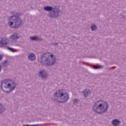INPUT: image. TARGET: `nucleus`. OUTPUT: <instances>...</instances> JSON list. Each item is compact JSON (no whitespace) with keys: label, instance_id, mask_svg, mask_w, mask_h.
Wrapping results in <instances>:
<instances>
[{"label":"nucleus","instance_id":"1","mask_svg":"<svg viewBox=\"0 0 126 126\" xmlns=\"http://www.w3.org/2000/svg\"><path fill=\"white\" fill-rule=\"evenodd\" d=\"M94 110L96 113L102 114L108 110V103L103 100H99L94 105Z\"/></svg>","mask_w":126,"mask_h":126},{"label":"nucleus","instance_id":"2","mask_svg":"<svg viewBox=\"0 0 126 126\" xmlns=\"http://www.w3.org/2000/svg\"><path fill=\"white\" fill-rule=\"evenodd\" d=\"M54 98L55 100H58L59 102H66L69 99L68 94L64 90L57 91L54 94Z\"/></svg>","mask_w":126,"mask_h":126},{"label":"nucleus","instance_id":"3","mask_svg":"<svg viewBox=\"0 0 126 126\" xmlns=\"http://www.w3.org/2000/svg\"><path fill=\"white\" fill-rule=\"evenodd\" d=\"M8 20H13V22L8 23V25L13 28H18V27L22 24V20L18 17L12 16L8 18Z\"/></svg>","mask_w":126,"mask_h":126},{"label":"nucleus","instance_id":"4","mask_svg":"<svg viewBox=\"0 0 126 126\" xmlns=\"http://www.w3.org/2000/svg\"><path fill=\"white\" fill-rule=\"evenodd\" d=\"M47 58L46 60V65H53L56 63V58L54 57L53 54L50 53L44 54L42 57V59Z\"/></svg>","mask_w":126,"mask_h":126},{"label":"nucleus","instance_id":"5","mask_svg":"<svg viewBox=\"0 0 126 126\" xmlns=\"http://www.w3.org/2000/svg\"><path fill=\"white\" fill-rule=\"evenodd\" d=\"M1 89L2 88H5V89H10L11 91L14 90L15 88V84L13 83H11V81L9 80H5L2 83V86L1 87Z\"/></svg>","mask_w":126,"mask_h":126},{"label":"nucleus","instance_id":"6","mask_svg":"<svg viewBox=\"0 0 126 126\" xmlns=\"http://www.w3.org/2000/svg\"><path fill=\"white\" fill-rule=\"evenodd\" d=\"M8 44V42L7 39L5 38H2L0 41V47H2V46L7 45Z\"/></svg>","mask_w":126,"mask_h":126},{"label":"nucleus","instance_id":"7","mask_svg":"<svg viewBox=\"0 0 126 126\" xmlns=\"http://www.w3.org/2000/svg\"><path fill=\"white\" fill-rule=\"evenodd\" d=\"M39 75L40 77H42L43 79H45V78H47V76H48V75L47 74V73L44 70L41 71L39 72Z\"/></svg>","mask_w":126,"mask_h":126},{"label":"nucleus","instance_id":"8","mask_svg":"<svg viewBox=\"0 0 126 126\" xmlns=\"http://www.w3.org/2000/svg\"><path fill=\"white\" fill-rule=\"evenodd\" d=\"M36 56L33 53H31L29 56V60L30 61H35Z\"/></svg>","mask_w":126,"mask_h":126},{"label":"nucleus","instance_id":"9","mask_svg":"<svg viewBox=\"0 0 126 126\" xmlns=\"http://www.w3.org/2000/svg\"><path fill=\"white\" fill-rule=\"evenodd\" d=\"M84 94L85 95V97H88V96H90L91 95V93H90V91L88 89H86L84 92Z\"/></svg>","mask_w":126,"mask_h":126},{"label":"nucleus","instance_id":"10","mask_svg":"<svg viewBox=\"0 0 126 126\" xmlns=\"http://www.w3.org/2000/svg\"><path fill=\"white\" fill-rule=\"evenodd\" d=\"M112 124L115 126H119L120 125V121L115 119L112 121Z\"/></svg>","mask_w":126,"mask_h":126},{"label":"nucleus","instance_id":"11","mask_svg":"<svg viewBox=\"0 0 126 126\" xmlns=\"http://www.w3.org/2000/svg\"><path fill=\"white\" fill-rule=\"evenodd\" d=\"M11 39H12V41H15V40H17L18 39V36L17 34H13L11 36Z\"/></svg>","mask_w":126,"mask_h":126},{"label":"nucleus","instance_id":"12","mask_svg":"<svg viewBox=\"0 0 126 126\" xmlns=\"http://www.w3.org/2000/svg\"><path fill=\"white\" fill-rule=\"evenodd\" d=\"M44 10L47 11H51V10H53V7L50 6H45L44 7Z\"/></svg>","mask_w":126,"mask_h":126},{"label":"nucleus","instance_id":"13","mask_svg":"<svg viewBox=\"0 0 126 126\" xmlns=\"http://www.w3.org/2000/svg\"><path fill=\"white\" fill-rule=\"evenodd\" d=\"M31 39L32 41H39L40 39L39 37L36 36H32L31 38Z\"/></svg>","mask_w":126,"mask_h":126},{"label":"nucleus","instance_id":"14","mask_svg":"<svg viewBox=\"0 0 126 126\" xmlns=\"http://www.w3.org/2000/svg\"><path fill=\"white\" fill-rule=\"evenodd\" d=\"M96 27L95 25H92L91 26V29L92 31H94V30H96Z\"/></svg>","mask_w":126,"mask_h":126},{"label":"nucleus","instance_id":"15","mask_svg":"<svg viewBox=\"0 0 126 126\" xmlns=\"http://www.w3.org/2000/svg\"><path fill=\"white\" fill-rule=\"evenodd\" d=\"M102 67H103L102 66H100V65L94 66V69H98L99 68H102Z\"/></svg>","mask_w":126,"mask_h":126},{"label":"nucleus","instance_id":"16","mask_svg":"<svg viewBox=\"0 0 126 126\" xmlns=\"http://www.w3.org/2000/svg\"><path fill=\"white\" fill-rule=\"evenodd\" d=\"M7 49L9 50V51H11V52H12L13 53L15 52V50L13 48H11L10 47H7Z\"/></svg>","mask_w":126,"mask_h":126},{"label":"nucleus","instance_id":"17","mask_svg":"<svg viewBox=\"0 0 126 126\" xmlns=\"http://www.w3.org/2000/svg\"><path fill=\"white\" fill-rule=\"evenodd\" d=\"M0 60H2V56L0 55Z\"/></svg>","mask_w":126,"mask_h":126},{"label":"nucleus","instance_id":"18","mask_svg":"<svg viewBox=\"0 0 126 126\" xmlns=\"http://www.w3.org/2000/svg\"><path fill=\"white\" fill-rule=\"evenodd\" d=\"M28 126H39V125H31Z\"/></svg>","mask_w":126,"mask_h":126},{"label":"nucleus","instance_id":"19","mask_svg":"<svg viewBox=\"0 0 126 126\" xmlns=\"http://www.w3.org/2000/svg\"><path fill=\"white\" fill-rule=\"evenodd\" d=\"M51 17H53V16L54 17H56V15H51Z\"/></svg>","mask_w":126,"mask_h":126},{"label":"nucleus","instance_id":"20","mask_svg":"<svg viewBox=\"0 0 126 126\" xmlns=\"http://www.w3.org/2000/svg\"><path fill=\"white\" fill-rule=\"evenodd\" d=\"M76 101H77V99H74V103H75V102H76Z\"/></svg>","mask_w":126,"mask_h":126},{"label":"nucleus","instance_id":"21","mask_svg":"<svg viewBox=\"0 0 126 126\" xmlns=\"http://www.w3.org/2000/svg\"><path fill=\"white\" fill-rule=\"evenodd\" d=\"M1 70V66L0 65V71Z\"/></svg>","mask_w":126,"mask_h":126},{"label":"nucleus","instance_id":"22","mask_svg":"<svg viewBox=\"0 0 126 126\" xmlns=\"http://www.w3.org/2000/svg\"><path fill=\"white\" fill-rule=\"evenodd\" d=\"M1 107H2V105L1 104H0V108H1Z\"/></svg>","mask_w":126,"mask_h":126},{"label":"nucleus","instance_id":"23","mask_svg":"<svg viewBox=\"0 0 126 126\" xmlns=\"http://www.w3.org/2000/svg\"><path fill=\"white\" fill-rule=\"evenodd\" d=\"M7 63V61H5L4 64H5V63Z\"/></svg>","mask_w":126,"mask_h":126},{"label":"nucleus","instance_id":"24","mask_svg":"<svg viewBox=\"0 0 126 126\" xmlns=\"http://www.w3.org/2000/svg\"><path fill=\"white\" fill-rule=\"evenodd\" d=\"M5 92H6V93H8V92H7V91H6Z\"/></svg>","mask_w":126,"mask_h":126},{"label":"nucleus","instance_id":"25","mask_svg":"<svg viewBox=\"0 0 126 126\" xmlns=\"http://www.w3.org/2000/svg\"><path fill=\"white\" fill-rule=\"evenodd\" d=\"M53 12L54 14L56 13H55V12Z\"/></svg>","mask_w":126,"mask_h":126},{"label":"nucleus","instance_id":"26","mask_svg":"<svg viewBox=\"0 0 126 126\" xmlns=\"http://www.w3.org/2000/svg\"><path fill=\"white\" fill-rule=\"evenodd\" d=\"M3 91H4V90L3 89Z\"/></svg>","mask_w":126,"mask_h":126}]
</instances>
